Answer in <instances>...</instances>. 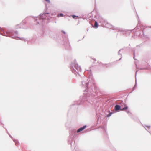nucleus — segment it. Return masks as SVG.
Returning <instances> with one entry per match:
<instances>
[{"mask_svg":"<svg viewBox=\"0 0 151 151\" xmlns=\"http://www.w3.org/2000/svg\"><path fill=\"white\" fill-rule=\"evenodd\" d=\"M75 69L78 71H81V69L79 66L77 64H75Z\"/></svg>","mask_w":151,"mask_h":151,"instance_id":"f257e3e1","label":"nucleus"},{"mask_svg":"<svg viewBox=\"0 0 151 151\" xmlns=\"http://www.w3.org/2000/svg\"><path fill=\"white\" fill-rule=\"evenodd\" d=\"M86 127V126H84L82 127L79 129L77 131L78 132H79L84 129Z\"/></svg>","mask_w":151,"mask_h":151,"instance_id":"f03ea898","label":"nucleus"},{"mask_svg":"<svg viewBox=\"0 0 151 151\" xmlns=\"http://www.w3.org/2000/svg\"><path fill=\"white\" fill-rule=\"evenodd\" d=\"M121 106L119 105H116L115 106V109L116 111H118L120 109Z\"/></svg>","mask_w":151,"mask_h":151,"instance_id":"7ed1b4c3","label":"nucleus"},{"mask_svg":"<svg viewBox=\"0 0 151 151\" xmlns=\"http://www.w3.org/2000/svg\"><path fill=\"white\" fill-rule=\"evenodd\" d=\"M128 108V107H127V106H126V105H125V107L122 109H121V110H126V109H127Z\"/></svg>","mask_w":151,"mask_h":151,"instance_id":"20e7f679","label":"nucleus"},{"mask_svg":"<svg viewBox=\"0 0 151 151\" xmlns=\"http://www.w3.org/2000/svg\"><path fill=\"white\" fill-rule=\"evenodd\" d=\"M94 25V26L96 28H97L98 26V23L97 22L95 21Z\"/></svg>","mask_w":151,"mask_h":151,"instance_id":"39448f33","label":"nucleus"},{"mask_svg":"<svg viewBox=\"0 0 151 151\" xmlns=\"http://www.w3.org/2000/svg\"><path fill=\"white\" fill-rule=\"evenodd\" d=\"M59 16L60 17H62L63 16V14L62 13H61V14H60L59 15Z\"/></svg>","mask_w":151,"mask_h":151,"instance_id":"423d86ee","label":"nucleus"},{"mask_svg":"<svg viewBox=\"0 0 151 151\" xmlns=\"http://www.w3.org/2000/svg\"><path fill=\"white\" fill-rule=\"evenodd\" d=\"M76 17H76V16L75 15H73L72 16V17L73 18H75Z\"/></svg>","mask_w":151,"mask_h":151,"instance_id":"0eeeda50","label":"nucleus"},{"mask_svg":"<svg viewBox=\"0 0 151 151\" xmlns=\"http://www.w3.org/2000/svg\"><path fill=\"white\" fill-rule=\"evenodd\" d=\"M45 0L48 3H50V1L49 0Z\"/></svg>","mask_w":151,"mask_h":151,"instance_id":"6e6552de","label":"nucleus"},{"mask_svg":"<svg viewBox=\"0 0 151 151\" xmlns=\"http://www.w3.org/2000/svg\"><path fill=\"white\" fill-rule=\"evenodd\" d=\"M45 0L48 3H50V1L49 0Z\"/></svg>","mask_w":151,"mask_h":151,"instance_id":"1a4fd4ad","label":"nucleus"},{"mask_svg":"<svg viewBox=\"0 0 151 151\" xmlns=\"http://www.w3.org/2000/svg\"><path fill=\"white\" fill-rule=\"evenodd\" d=\"M62 32H63V33H64V34H65V32H64V31H62Z\"/></svg>","mask_w":151,"mask_h":151,"instance_id":"9d476101","label":"nucleus"}]
</instances>
